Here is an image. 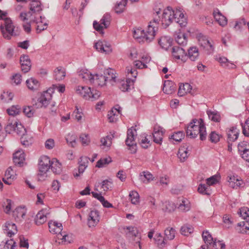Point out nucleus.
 I'll use <instances>...</instances> for the list:
<instances>
[{"label": "nucleus", "mask_w": 249, "mask_h": 249, "mask_svg": "<svg viewBox=\"0 0 249 249\" xmlns=\"http://www.w3.org/2000/svg\"><path fill=\"white\" fill-rule=\"evenodd\" d=\"M158 18L153 19L149 22L146 30H142L141 28H138L133 31V36L135 38L139 40L140 42H146L149 43L155 38L156 33L158 29L159 24Z\"/></svg>", "instance_id": "1"}, {"label": "nucleus", "mask_w": 249, "mask_h": 249, "mask_svg": "<svg viewBox=\"0 0 249 249\" xmlns=\"http://www.w3.org/2000/svg\"><path fill=\"white\" fill-rule=\"evenodd\" d=\"M137 135V131L134 127H132L128 130L125 143L129 147V149L132 154L135 153L137 151V144L135 141Z\"/></svg>", "instance_id": "5"}, {"label": "nucleus", "mask_w": 249, "mask_h": 249, "mask_svg": "<svg viewBox=\"0 0 249 249\" xmlns=\"http://www.w3.org/2000/svg\"><path fill=\"white\" fill-rule=\"evenodd\" d=\"M176 234L175 229L172 227H168L164 231V236L168 240H172L174 239Z\"/></svg>", "instance_id": "50"}, {"label": "nucleus", "mask_w": 249, "mask_h": 249, "mask_svg": "<svg viewBox=\"0 0 249 249\" xmlns=\"http://www.w3.org/2000/svg\"><path fill=\"white\" fill-rule=\"evenodd\" d=\"M0 28L3 37L6 39H10L12 36L19 35V32L17 29H15L12 20L9 18L5 19L3 24Z\"/></svg>", "instance_id": "4"}, {"label": "nucleus", "mask_w": 249, "mask_h": 249, "mask_svg": "<svg viewBox=\"0 0 249 249\" xmlns=\"http://www.w3.org/2000/svg\"><path fill=\"white\" fill-rule=\"evenodd\" d=\"M66 76V70L62 67H57L53 71L54 78L58 81L64 79Z\"/></svg>", "instance_id": "30"}, {"label": "nucleus", "mask_w": 249, "mask_h": 249, "mask_svg": "<svg viewBox=\"0 0 249 249\" xmlns=\"http://www.w3.org/2000/svg\"><path fill=\"white\" fill-rule=\"evenodd\" d=\"M20 112V107L18 106H13L7 109V113L12 116L19 114Z\"/></svg>", "instance_id": "59"}, {"label": "nucleus", "mask_w": 249, "mask_h": 249, "mask_svg": "<svg viewBox=\"0 0 249 249\" xmlns=\"http://www.w3.org/2000/svg\"><path fill=\"white\" fill-rule=\"evenodd\" d=\"M18 124L16 119L14 117L9 118L5 127L6 132L8 133H11L13 132L15 130L17 124Z\"/></svg>", "instance_id": "33"}, {"label": "nucleus", "mask_w": 249, "mask_h": 249, "mask_svg": "<svg viewBox=\"0 0 249 249\" xmlns=\"http://www.w3.org/2000/svg\"><path fill=\"white\" fill-rule=\"evenodd\" d=\"M124 230L126 235L129 238H134L133 240L138 244L140 249H142L141 245V236L137 228L133 227H126Z\"/></svg>", "instance_id": "11"}, {"label": "nucleus", "mask_w": 249, "mask_h": 249, "mask_svg": "<svg viewBox=\"0 0 249 249\" xmlns=\"http://www.w3.org/2000/svg\"><path fill=\"white\" fill-rule=\"evenodd\" d=\"M20 63L21 71L23 72H28L30 70L31 62L28 55L25 54L22 55L20 58Z\"/></svg>", "instance_id": "16"}, {"label": "nucleus", "mask_w": 249, "mask_h": 249, "mask_svg": "<svg viewBox=\"0 0 249 249\" xmlns=\"http://www.w3.org/2000/svg\"><path fill=\"white\" fill-rule=\"evenodd\" d=\"M127 0H121V1L117 3L115 7L114 10L117 14H121L123 13L126 6Z\"/></svg>", "instance_id": "48"}, {"label": "nucleus", "mask_w": 249, "mask_h": 249, "mask_svg": "<svg viewBox=\"0 0 249 249\" xmlns=\"http://www.w3.org/2000/svg\"><path fill=\"white\" fill-rule=\"evenodd\" d=\"M133 80H129L126 79V80H122L120 82L119 87L123 91H128L131 87L133 86Z\"/></svg>", "instance_id": "42"}, {"label": "nucleus", "mask_w": 249, "mask_h": 249, "mask_svg": "<svg viewBox=\"0 0 249 249\" xmlns=\"http://www.w3.org/2000/svg\"><path fill=\"white\" fill-rule=\"evenodd\" d=\"M100 221L99 213L97 210L91 211L88 219V225L89 228L94 227Z\"/></svg>", "instance_id": "15"}, {"label": "nucleus", "mask_w": 249, "mask_h": 249, "mask_svg": "<svg viewBox=\"0 0 249 249\" xmlns=\"http://www.w3.org/2000/svg\"><path fill=\"white\" fill-rule=\"evenodd\" d=\"M105 76L102 74H95L90 79V83L95 86L103 87L106 84Z\"/></svg>", "instance_id": "21"}, {"label": "nucleus", "mask_w": 249, "mask_h": 249, "mask_svg": "<svg viewBox=\"0 0 249 249\" xmlns=\"http://www.w3.org/2000/svg\"><path fill=\"white\" fill-rule=\"evenodd\" d=\"M238 148L239 153L249 150V143L245 141L241 142L238 145Z\"/></svg>", "instance_id": "64"}, {"label": "nucleus", "mask_w": 249, "mask_h": 249, "mask_svg": "<svg viewBox=\"0 0 249 249\" xmlns=\"http://www.w3.org/2000/svg\"><path fill=\"white\" fill-rule=\"evenodd\" d=\"M111 162V158L110 157L101 158L97 162L96 167L98 168H102Z\"/></svg>", "instance_id": "56"}, {"label": "nucleus", "mask_w": 249, "mask_h": 249, "mask_svg": "<svg viewBox=\"0 0 249 249\" xmlns=\"http://www.w3.org/2000/svg\"><path fill=\"white\" fill-rule=\"evenodd\" d=\"M49 213L46 210L40 211L36 215L35 222L36 225H40L44 223L47 220V215Z\"/></svg>", "instance_id": "27"}, {"label": "nucleus", "mask_w": 249, "mask_h": 249, "mask_svg": "<svg viewBox=\"0 0 249 249\" xmlns=\"http://www.w3.org/2000/svg\"><path fill=\"white\" fill-rule=\"evenodd\" d=\"M129 199L133 204L137 205L140 202V196L138 193L135 191H132L130 192Z\"/></svg>", "instance_id": "53"}, {"label": "nucleus", "mask_w": 249, "mask_h": 249, "mask_svg": "<svg viewBox=\"0 0 249 249\" xmlns=\"http://www.w3.org/2000/svg\"><path fill=\"white\" fill-rule=\"evenodd\" d=\"M91 74L87 70H81L78 71V75L85 81H89L90 83V79L92 78Z\"/></svg>", "instance_id": "44"}, {"label": "nucleus", "mask_w": 249, "mask_h": 249, "mask_svg": "<svg viewBox=\"0 0 249 249\" xmlns=\"http://www.w3.org/2000/svg\"><path fill=\"white\" fill-rule=\"evenodd\" d=\"M202 236L206 246H210V244L213 241L212 235L208 231H203Z\"/></svg>", "instance_id": "54"}, {"label": "nucleus", "mask_w": 249, "mask_h": 249, "mask_svg": "<svg viewBox=\"0 0 249 249\" xmlns=\"http://www.w3.org/2000/svg\"><path fill=\"white\" fill-rule=\"evenodd\" d=\"M199 134L200 139L203 141L206 139L207 133L203 120L202 119H193L190 123L186 129V135L191 138H194Z\"/></svg>", "instance_id": "2"}, {"label": "nucleus", "mask_w": 249, "mask_h": 249, "mask_svg": "<svg viewBox=\"0 0 249 249\" xmlns=\"http://www.w3.org/2000/svg\"><path fill=\"white\" fill-rule=\"evenodd\" d=\"M94 48L98 52L105 54H108L112 51L110 43L104 40H98L95 43Z\"/></svg>", "instance_id": "12"}, {"label": "nucleus", "mask_w": 249, "mask_h": 249, "mask_svg": "<svg viewBox=\"0 0 249 249\" xmlns=\"http://www.w3.org/2000/svg\"><path fill=\"white\" fill-rule=\"evenodd\" d=\"M36 14V13H32V11H30L28 12H21L20 14L19 18L23 22H25L27 20H29V22H33L38 23L36 21V18L34 16V14Z\"/></svg>", "instance_id": "28"}, {"label": "nucleus", "mask_w": 249, "mask_h": 249, "mask_svg": "<svg viewBox=\"0 0 249 249\" xmlns=\"http://www.w3.org/2000/svg\"><path fill=\"white\" fill-rule=\"evenodd\" d=\"M139 141L140 144L144 148H147L151 145L150 141L145 134H142L141 135Z\"/></svg>", "instance_id": "52"}, {"label": "nucleus", "mask_w": 249, "mask_h": 249, "mask_svg": "<svg viewBox=\"0 0 249 249\" xmlns=\"http://www.w3.org/2000/svg\"><path fill=\"white\" fill-rule=\"evenodd\" d=\"M48 226L49 231L51 232L53 234H57V236L58 239H61L62 240V241H66V237L67 235L66 234L62 235L61 234V231L63 229L61 223L52 221L49 222Z\"/></svg>", "instance_id": "7"}, {"label": "nucleus", "mask_w": 249, "mask_h": 249, "mask_svg": "<svg viewBox=\"0 0 249 249\" xmlns=\"http://www.w3.org/2000/svg\"><path fill=\"white\" fill-rule=\"evenodd\" d=\"M121 112V107L117 106L116 107L113 109L111 111H110L108 114V119L110 122H114L116 121L117 118L115 117L117 116L118 114H120Z\"/></svg>", "instance_id": "47"}, {"label": "nucleus", "mask_w": 249, "mask_h": 249, "mask_svg": "<svg viewBox=\"0 0 249 249\" xmlns=\"http://www.w3.org/2000/svg\"><path fill=\"white\" fill-rule=\"evenodd\" d=\"M213 15L215 20L221 26H225L227 24V19L223 16L218 9L213 11Z\"/></svg>", "instance_id": "23"}, {"label": "nucleus", "mask_w": 249, "mask_h": 249, "mask_svg": "<svg viewBox=\"0 0 249 249\" xmlns=\"http://www.w3.org/2000/svg\"><path fill=\"white\" fill-rule=\"evenodd\" d=\"M238 213L243 219L249 220V208L248 207L241 208Z\"/></svg>", "instance_id": "63"}, {"label": "nucleus", "mask_w": 249, "mask_h": 249, "mask_svg": "<svg viewBox=\"0 0 249 249\" xmlns=\"http://www.w3.org/2000/svg\"><path fill=\"white\" fill-rule=\"evenodd\" d=\"M51 160L48 156H41L38 161L39 172L38 178L39 180H45L48 177V172L51 167Z\"/></svg>", "instance_id": "3"}, {"label": "nucleus", "mask_w": 249, "mask_h": 249, "mask_svg": "<svg viewBox=\"0 0 249 249\" xmlns=\"http://www.w3.org/2000/svg\"><path fill=\"white\" fill-rule=\"evenodd\" d=\"M20 140L22 144L26 147L29 146L33 142L32 138L28 136L27 134L22 136L20 138Z\"/></svg>", "instance_id": "62"}, {"label": "nucleus", "mask_w": 249, "mask_h": 249, "mask_svg": "<svg viewBox=\"0 0 249 249\" xmlns=\"http://www.w3.org/2000/svg\"><path fill=\"white\" fill-rule=\"evenodd\" d=\"M113 136H107L105 137L102 138L100 142L102 143V145L109 147L112 143V139Z\"/></svg>", "instance_id": "61"}, {"label": "nucleus", "mask_w": 249, "mask_h": 249, "mask_svg": "<svg viewBox=\"0 0 249 249\" xmlns=\"http://www.w3.org/2000/svg\"><path fill=\"white\" fill-rule=\"evenodd\" d=\"M26 85L29 89L35 91L38 89L40 87L39 81L34 78H30L26 81Z\"/></svg>", "instance_id": "34"}, {"label": "nucleus", "mask_w": 249, "mask_h": 249, "mask_svg": "<svg viewBox=\"0 0 249 249\" xmlns=\"http://www.w3.org/2000/svg\"><path fill=\"white\" fill-rule=\"evenodd\" d=\"M162 90L167 94H171L175 91V87L174 83L169 81H165L163 85Z\"/></svg>", "instance_id": "39"}, {"label": "nucleus", "mask_w": 249, "mask_h": 249, "mask_svg": "<svg viewBox=\"0 0 249 249\" xmlns=\"http://www.w3.org/2000/svg\"><path fill=\"white\" fill-rule=\"evenodd\" d=\"M89 158L87 157H81L79 161L78 173L74 174L75 177H79L81 174H83L88 167L89 162Z\"/></svg>", "instance_id": "20"}, {"label": "nucleus", "mask_w": 249, "mask_h": 249, "mask_svg": "<svg viewBox=\"0 0 249 249\" xmlns=\"http://www.w3.org/2000/svg\"><path fill=\"white\" fill-rule=\"evenodd\" d=\"M3 230L6 231L5 233L9 237H11L17 232L16 225L11 222H7L5 223Z\"/></svg>", "instance_id": "24"}, {"label": "nucleus", "mask_w": 249, "mask_h": 249, "mask_svg": "<svg viewBox=\"0 0 249 249\" xmlns=\"http://www.w3.org/2000/svg\"><path fill=\"white\" fill-rule=\"evenodd\" d=\"M172 42L169 36H163L159 39V44L162 49L167 50L171 46Z\"/></svg>", "instance_id": "37"}, {"label": "nucleus", "mask_w": 249, "mask_h": 249, "mask_svg": "<svg viewBox=\"0 0 249 249\" xmlns=\"http://www.w3.org/2000/svg\"><path fill=\"white\" fill-rule=\"evenodd\" d=\"M174 20L181 27H184L187 24V19L184 15V11L180 7L174 10Z\"/></svg>", "instance_id": "13"}, {"label": "nucleus", "mask_w": 249, "mask_h": 249, "mask_svg": "<svg viewBox=\"0 0 249 249\" xmlns=\"http://www.w3.org/2000/svg\"><path fill=\"white\" fill-rule=\"evenodd\" d=\"M176 42L179 45L185 46L187 44V40L184 34L179 33L175 37Z\"/></svg>", "instance_id": "57"}, {"label": "nucleus", "mask_w": 249, "mask_h": 249, "mask_svg": "<svg viewBox=\"0 0 249 249\" xmlns=\"http://www.w3.org/2000/svg\"><path fill=\"white\" fill-rule=\"evenodd\" d=\"M174 20V10L171 7H167L163 12L160 20L161 24L164 27L166 28Z\"/></svg>", "instance_id": "8"}, {"label": "nucleus", "mask_w": 249, "mask_h": 249, "mask_svg": "<svg viewBox=\"0 0 249 249\" xmlns=\"http://www.w3.org/2000/svg\"><path fill=\"white\" fill-rule=\"evenodd\" d=\"M178 209L181 212H186L191 209V204L189 200L186 198H182L178 200L177 204Z\"/></svg>", "instance_id": "22"}, {"label": "nucleus", "mask_w": 249, "mask_h": 249, "mask_svg": "<svg viewBox=\"0 0 249 249\" xmlns=\"http://www.w3.org/2000/svg\"><path fill=\"white\" fill-rule=\"evenodd\" d=\"M25 160L24 152L22 149L17 151L13 155V161L17 165L21 166Z\"/></svg>", "instance_id": "19"}, {"label": "nucleus", "mask_w": 249, "mask_h": 249, "mask_svg": "<svg viewBox=\"0 0 249 249\" xmlns=\"http://www.w3.org/2000/svg\"><path fill=\"white\" fill-rule=\"evenodd\" d=\"M237 226L239 227L237 229L239 232L249 234V222L248 221L246 222L239 223Z\"/></svg>", "instance_id": "49"}, {"label": "nucleus", "mask_w": 249, "mask_h": 249, "mask_svg": "<svg viewBox=\"0 0 249 249\" xmlns=\"http://www.w3.org/2000/svg\"><path fill=\"white\" fill-rule=\"evenodd\" d=\"M111 16L109 14H105L101 19L100 22L94 21L93 26L94 29L99 32L100 34H103V30L104 29L108 28L110 23Z\"/></svg>", "instance_id": "6"}, {"label": "nucleus", "mask_w": 249, "mask_h": 249, "mask_svg": "<svg viewBox=\"0 0 249 249\" xmlns=\"http://www.w3.org/2000/svg\"><path fill=\"white\" fill-rule=\"evenodd\" d=\"M189 150L187 147L185 146L181 147L178 151V156L180 161H184L189 156Z\"/></svg>", "instance_id": "43"}, {"label": "nucleus", "mask_w": 249, "mask_h": 249, "mask_svg": "<svg viewBox=\"0 0 249 249\" xmlns=\"http://www.w3.org/2000/svg\"><path fill=\"white\" fill-rule=\"evenodd\" d=\"M194 231V228L190 225H184L180 229V233L185 236H188Z\"/></svg>", "instance_id": "60"}, {"label": "nucleus", "mask_w": 249, "mask_h": 249, "mask_svg": "<svg viewBox=\"0 0 249 249\" xmlns=\"http://www.w3.org/2000/svg\"><path fill=\"white\" fill-rule=\"evenodd\" d=\"M192 90V86L189 83L181 84L179 86L178 95L179 96H183L186 94L190 92Z\"/></svg>", "instance_id": "41"}, {"label": "nucleus", "mask_w": 249, "mask_h": 249, "mask_svg": "<svg viewBox=\"0 0 249 249\" xmlns=\"http://www.w3.org/2000/svg\"><path fill=\"white\" fill-rule=\"evenodd\" d=\"M126 79L129 80H133L134 83L138 74L137 70L132 67H128L126 68Z\"/></svg>", "instance_id": "46"}, {"label": "nucleus", "mask_w": 249, "mask_h": 249, "mask_svg": "<svg viewBox=\"0 0 249 249\" xmlns=\"http://www.w3.org/2000/svg\"><path fill=\"white\" fill-rule=\"evenodd\" d=\"M140 179L144 184H148L154 179L153 175L148 171H143L140 175Z\"/></svg>", "instance_id": "38"}, {"label": "nucleus", "mask_w": 249, "mask_h": 249, "mask_svg": "<svg viewBox=\"0 0 249 249\" xmlns=\"http://www.w3.org/2000/svg\"><path fill=\"white\" fill-rule=\"evenodd\" d=\"M104 74L106 75H105L106 78V82L108 81L111 85H114L117 79L115 71L112 69H108L105 71Z\"/></svg>", "instance_id": "25"}, {"label": "nucleus", "mask_w": 249, "mask_h": 249, "mask_svg": "<svg viewBox=\"0 0 249 249\" xmlns=\"http://www.w3.org/2000/svg\"><path fill=\"white\" fill-rule=\"evenodd\" d=\"M199 55L198 49L196 47H191L188 50L187 56L190 60L196 61L198 59Z\"/></svg>", "instance_id": "35"}, {"label": "nucleus", "mask_w": 249, "mask_h": 249, "mask_svg": "<svg viewBox=\"0 0 249 249\" xmlns=\"http://www.w3.org/2000/svg\"><path fill=\"white\" fill-rule=\"evenodd\" d=\"M76 93L86 100L90 98L91 89L86 86H79L76 88Z\"/></svg>", "instance_id": "17"}, {"label": "nucleus", "mask_w": 249, "mask_h": 249, "mask_svg": "<svg viewBox=\"0 0 249 249\" xmlns=\"http://www.w3.org/2000/svg\"><path fill=\"white\" fill-rule=\"evenodd\" d=\"M197 38L200 46L208 50L209 53L213 51V42L212 41H210L206 36L200 33L197 35Z\"/></svg>", "instance_id": "10"}, {"label": "nucleus", "mask_w": 249, "mask_h": 249, "mask_svg": "<svg viewBox=\"0 0 249 249\" xmlns=\"http://www.w3.org/2000/svg\"><path fill=\"white\" fill-rule=\"evenodd\" d=\"M184 134L182 131H178L175 132L171 136L169 137V139L171 140L174 141L176 142H180L183 139Z\"/></svg>", "instance_id": "58"}, {"label": "nucleus", "mask_w": 249, "mask_h": 249, "mask_svg": "<svg viewBox=\"0 0 249 249\" xmlns=\"http://www.w3.org/2000/svg\"><path fill=\"white\" fill-rule=\"evenodd\" d=\"M239 134V130L232 126L227 131L228 141L231 142L236 141Z\"/></svg>", "instance_id": "29"}, {"label": "nucleus", "mask_w": 249, "mask_h": 249, "mask_svg": "<svg viewBox=\"0 0 249 249\" xmlns=\"http://www.w3.org/2000/svg\"><path fill=\"white\" fill-rule=\"evenodd\" d=\"M51 167L53 172L56 174H59L62 171L61 164L55 158L51 160Z\"/></svg>", "instance_id": "40"}, {"label": "nucleus", "mask_w": 249, "mask_h": 249, "mask_svg": "<svg viewBox=\"0 0 249 249\" xmlns=\"http://www.w3.org/2000/svg\"><path fill=\"white\" fill-rule=\"evenodd\" d=\"M31 1L30 10L32 13H39L42 10V7L39 0H30Z\"/></svg>", "instance_id": "36"}, {"label": "nucleus", "mask_w": 249, "mask_h": 249, "mask_svg": "<svg viewBox=\"0 0 249 249\" xmlns=\"http://www.w3.org/2000/svg\"><path fill=\"white\" fill-rule=\"evenodd\" d=\"M228 182L229 185L232 188H237L241 186L244 184L243 180L237 176H232L230 177Z\"/></svg>", "instance_id": "32"}, {"label": "nucleus", "mask_w": 249, "mask_h": 249, "mask_svg": "<svg viewBox=\"0 0 249 249\" xmlns=\"http://www.w3.org/2000/svg\"><path fill=\"white\" fill-rule=\"evenodd\" d=\"M207 114L209 118L211 121L215 122H219L221 120V117L219 113L211 110H207Z\"/></svg>", "instance_id": "51"}, {"label": "nucleus", "mask_w": 249, "mask_h": 249, "mask_svg": "<svg viewBox=\"0 0 249 249\" xmlns=\"http://www.w3.org/2000/svg\"><path fill=\"white\" fill-rule=\"evenodd\" d=\"M17 174L15 171L9 167L6 170L4 177L2 178V181L5 184L11 185L14 180L16 178Z\"/></svg>", "instance_id": "14"}, {"label": "nucleus", "mask_w": 249, "mask_h": 249, "mask_svg": "<svg viewBox=\"0 0 249 249\" xmlns=\"http://www.w3.org/2000/svg\"><path fill=\"white\" fill-rule=\"evenodd\" d=\"M26 213V210L24 207H19L13 211V216L17 221H20L24 218Z\"/></svg>", "instance_id": "31"}, {"label": "nucleus", "mask_w": 249, "mask_h": 249, "mask_svg": "<svg viewBox=\"0 0 249 249\" xmlns=\"http://www.w3.org/2000/svg\"><path fill=\"white\" fill-rule=\"evenodd\" d=\"M164 131L162 127L156 126L154 128L153 133L154 142L158 144H161L163 139Z\"/></svg>", "instance_id": "18"}, {"label": "nucleus", "mask_w": 249, "mask_h": 249, "mask_svg": "<svg viewBox=\"0 0 249 249\" xmlns=\"http://www.w3.org/2000/svg\"><path fill=\"white\" fill-rule=\"evenodd\" d=\"M197 191L199 193L203 195L210 196L212 194V190L207 184L200 183L199 184Z\"/></svg>", "instance_id": "45"}, {"label": "nucleus", "mask_w": 249, "mask_h": 249, "mask_svg": "<svg viewBox=\"0 0 249 249\" xmlns=\"http://www.w3.org/2000/svg\"><path fill=\"white\" fill-rule=\"evenodd\" d=\"M52 96L49 90L42 92L38 98L36 105L37 107H46L50 104Z\"/></svg>", "instance_id": "9"}, {"label": "nucleus", "mask_w": 249, "mask_h": 249, "mask_svg": "<svg viewBox=\"0 0 249 249\" xmlns=\"http://www.w3.org/2000/svg\"><path fill=\"white\" fill-rule=\"evenodd\" d=\"M210 249H225V245L220 241H216L213 240L210 246H208Z\"/></svg>", "instance_id": "55"}, {"label": "nucleus", "mask_w": 249, "mask_h": 249, "mask_svg": "<svg viewBox=\"0 0 249 249\" xmlns=\"http://www.w3.org/2000/svg\"><path fill=\"white\" fill-rule=\"evenodd\" d=\"M172 55L174 58L177 59L183 60V58L185 56V50L179 47L174 46L172 49Z\"/></svg>", "instance_id": "26"}]
</instances>
